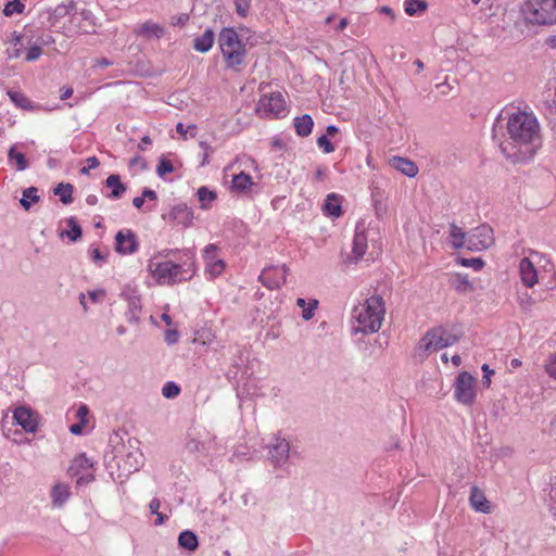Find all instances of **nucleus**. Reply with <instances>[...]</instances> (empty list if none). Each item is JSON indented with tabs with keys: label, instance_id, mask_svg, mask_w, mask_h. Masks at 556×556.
<instances>
[{
	"label": "nucleus",
	"instance_id": "28",
	"mask_svg": "<svg viewBox=\"0 0 556 556\" xmlns=\"http://www.w3.org/2000/svg\"><path fill=\"white\" fill-rule=\"evenodd\" d=\"M469 501L475 510L484 514L490 511L489 501L484 496L483 492L480 491L477 486L471 488Z\"/></svg>",
	"mask_w": 556,
	"mask_h": 556
},
{
	"label": "nucleus",
	"instance_id": "23",
	"mask_svg": "<svg viewBox=\"0 0 556 556\" xmlns=\"http://www.w3.org/2000/svg\"><path fill=\"white\" fill-rule=\"evenodd\" d=\"M367 235L364 224H357L353 238L352 253L355 260H359L367 251Z\"/></svg>",
	"mask_w": 556,
	"mask_h": 556
},
{
	"label": "nucleus",
	"instance_id": "63",
	"mask_svg": "<svg viewBox=\"0 0 556 556\" xmlns=\"http://www.w3.org/2000/svg\"><path fill=\"white\" fill-rule=\"evenodd\" d=\"M379 12L390 16L391 20L395 18V13L393 12V10L390 7H387V5L380 7Z\"/></svg>",
	"mask_w": 556,
	"mask_h": 556
},
{
	"label": "nucleus",
	"instance_id": "7",
	"mask_svg": "<svg viewBox=\"0 0 556 556\" xmlns=\"http://www.w3.org/2000/svg\"><path fill=\"white\" fill-rule=\"evenodd\" d=\"M454 399L463 405L470 406L477 396V379L467 371L459 372L454 382Z\"/></svg>",
	"mask_w": 556,
	"mask_h": 556
},
{
	"label": "nucleus",
	"instance_id": "54",
	"mask_svg": "<svg viewBox=\"0 0 556 556\" xmlns=\"http://www.w3.org/2000/svg\"><path fill=\"white\" fill-rule=\"evenodd\" d=\"M41 54H42L41 47L38 45H35L27 50L25 60L27 62H33V61L38 60Z\"/></svg>",
	"mask_w": 556,
	"mask_h": 556
},
{
	"label": "nucleus",
	"instance_id": "58",
	"mask_svg": "<svg viewBox=\"0 0 556 556\" xmlns=\"http://www.w3.org/2000/svg\"><path fill=\"white\" fill-rule=\"evenodd\" d=\"M179 333L177 330L169 329L165 332V341L168 344H175L178 341Z\"/></svg>",
	"mask_w": 556,
	"mask_h": 556
},
{
	"label": "nucleus",
	"instance_id": "15",
	"mask_svg": "<svg viewBox=\"0 0 556 556\" xmlns=\"http://www.w3.org/2000/svg\"><path fill=\"white\" fill-rule=\"evenodd\" d=\"M116 251L123 255L134 254L138 250L136 235L130 229L119 230L115 236Z\"/></svg>",
	"mask_w": 556,
	"mask_h": 556
},
{
	"label": "nucleus",
	"instance_id": "2",
	"mask_svg": "<svg viewBox=\"0 0 556 556\" xmlns=\"http://www.w3.org/2000/svg\"><path fill=\"white\" fill-rule=\"evenodd\" d=\"M176 250L167 249L157 252L148 262L147 270L157 285H176L190 280L197 273L195 252L193 249L181 251L186 260L174 263L172 261H156V257H167Z\"/></svg>",
	"mask_w": 556,
	"mask_h": 556
},
{
	"label": "nucleus",
	"instance_id": "40",
	"mask_svg": "<svg viewBox=\"0 0 556 556\" xmlns=\"http://www.w3.org/2000/svg\"><path fill=\"white\" fill-rule=\"evenodd\" d=\"M161 502L157 497H154L149 503V510L151 514L156 515V520L154 521L155 526L163 525L167 519V515L160 511Z\"/></svg>",
	"mask_w": 556,
	"mask_h": 556
},
{
	"label": "nucleus",
	"instance_id": "35",
	"mask_svg": "<svg viewBox=\"0 0 556 556\" xmlns=\"http://www.w3.org/2000/svg\"><path fill=\"white\" fill-rule=\"evenodd\" d=\"M7 94L9 96L10 100L15 104L16 108L22 110H31L34 106L29 99L20 91L14 90H8Z\"/></svg>",
	"mask_w": 556,
	"mask_h": 556
},
{
	"label": "nucleus",
	"instance_id": "52",
	"mask_svg": "<svg viewBox=\"0 0 556 556\" xmlns=\"http://www.w3.org/2000/svg\"><path fill=\"white\" fill-rule=\"evenodd\" d=\"M459 263L460 265L465 267H471L475 270H480L484 265L481 258H460Z\"/></svg>",
	"mask_w": 556,
	"mask_h": 556
},
{
	"label": "nucleus",
	"instance_id": "4",
	"mask_svg": "<svg viewBox=\"0 0 556 556\" xmlns=\"http://www.w3.org/2000/svg\"><path fill=\"white\" fill-rule=\"evenodd\" d=\"M218 47L228 70L239 73L247 66L248 49L232 27H224L217 38Z\"/></svg>",
	"mask_w": 556,
	"mask_h": 556
},
{
	"label": "nucleus",
	"instance_id": "6",
	"mask_svg": "<svg viewBox=\"0 0 556 556\" xmlns=\"http://www.w3.org/2000/svg\"><path fill=\"white\" fill-rule=\"evenodd\" d=\"M117 466L125 472L137 471L142 465L143 455L135 444L129 440L128 443H122L115 447L114 455Z\"/></svg>",
	"mask_w": 556,
	"mask_h": 556
},
{
	"label": "nucleus",
	"instance_id": "44",
	"mask_svg": "<svg viewBox=\"0 0 556 556\" xmlns=\"http://www.w3.org/2000/svg\"><path fill=\"white\" fill-rule=\"evenodd\" d=\"M454 288L459 292H467L472 290V285L466 275H456L453 281Z\"/></svg>",
	"mask_w": 556,
	"mask_h": 556
},
{
	"label": "nucleus",
	"instance_id": "22",
	"mask_svg": "<svg viewBox=\"0 0 556 556\" xmlns=\"http://www.w3.org/2000/svg\"><path fill=\"white\" fill-rule=\"evenodd\" d=\"M519 275L522 283L532 288L538 282V271L532 263V261L528 257H523L519 262Z\"/></svg>",
	"mask_w": 556,
	"mask_h": 556
},
{
	"label": "nucleus",
	"instance_id": "32",
	"mask_svg": "<svg viewBox=\"0 0 556 556\" xmlns=\"http://www.w3.org/2000/svg\"><path fill=\"white\" fill-rule=\"evenodd\" d=\"M178 544L181 548L193 552L199 545L198 536L194 532L185 530L178 536Z\"/></svg>",
	"mask_w": 556,
	"mask_h": 556
},
{
	"label": "nucleus",
	"instance_id": "61",
	"mask_svg": "<svg viewBox=\"0 0 556 556\" xmlns=\"http://www.w3.org/2000/svg\"><path fill=\"white\" fill-rule=\"evenodd\" d=\"M142 194H143V198L144 199H149L151 201H155L157 200V194L154 190L152 189H149V188H144L143 191H142Z\"/></svg>",
	"mask_w": 556,
	"mask_h": 556
},
{
	"label": "nucleus",
	"instance_id": "24",
	"mask_svg": "<svg viewBox=\"0 0 556 556\" xmlns=\"http://www.w3.org/2000/svg\"><path fill=\"white\" fill-rule=\"evenodd\" d=\"M89 415V408L87 405L81 404L77 408L75 413V418L77 419V422L70 426V432L74 435H81L85 433V429L87 428L89 424L88 419Z\"/></svg>",
	"mask_w": 556,
	"mask_h": 556
},
{
	"label": "nucleus",
	"instance_id": "55",
	"mask_svg": "<svg viewBox=\"0 0 556 556\" xmlns=\"http://www.w3.org/2000/svg\"><path fill=\"white\" fill-rule=\"evenodd\" d=\"M99 160L96 156H90L86 160V166L80 168L81 175H89L91 169H94L99 166Z\"/></svg>",
	"mask_w": 556,
	"mask_h": 556
},
{
	"label": "nucleus",
	"instance_id": "42",
	"mask_svg": "<svg viewBox=\"0 0 556 556\" xmlns=\"http://www.w3.org/2000/svg\"><path fill=\"white\" fill-rule=\"evenodd\" d=\"M203 260L205 266H207V264L210 263L212 264L214 261L222 260L220 257H218V247L214 243L207 244L203 249Z\"/></svg>",
	"mask_w": 556,
	"mask_h": 556
},
{
	"label": "nucleus",
	"instance_id": "33",
	"mask_svg": "<svg viewBox=\"0 0 556 556\" xmlns=\"http://www.w3.org/2000/svg\"><path fill=\"white\" fill-rule=\"evenodd\" d=\"M450 243L455 249L466 248L467 249V233L456 225H452L450 229Z\"/></svg>",
	"mask_w": 556,
	"mask_h": 556
},
{
	"label": "nucleus",
	"instance_id": "16",
	"mask_svg": "<svg viewBox=\"0 0 556 556\" xmlns=\"http://www.w3.org/2000/svg\"><path fill=\"white\" fill-rule=\"evenodd\" d=\"M71 23L77 31L83 34H90L94 31L96 17L91 11L84 9L72 14Z\"/></svg>",
	"mask_w": 556,
	"mask_h": 556
},
{
	"label": "nucleus",
	"instance_id": "13",
	"mask_svg": "<svg viewBox=\"0 0 556 556\" xmlns=\"http://www.w3.org/2000/svg\"><path fill=\"white\" fill-rule=\"evenodd\" d=\"M121 298L127 302L125 317L130 324H138L141 316L142 304L138 290L131 286H125L121 292Z\"/></svg>",
	"mask_w": 556,
	"mask_h": 556
},
{
	"label": "nucleus",
	"instance_id": "64",
	"mask_svg": "<svg viewBox=\"0 0 556 556\" xmlns=\"http://www.w3.org/2000/svg\"><path fill=\"white\" fill-rule=\"evenodd\" d=\"M545 42L549 48L556 49V35L547 37Z\"/></svg>",
	"mask_w": 556,
	"mask_h": 556
},
{
	"label": "nucleus",
	"instance_id": "27",
	"mask_svg": "<svg viewBox=\"0 0 556 556\" xmlns=\"http://www.w3.org/2000/svg\"><path fill=\"white\" fill-rule=\"evenodd\" d=\"M8 163L17 172H23L28 168L29 164L23 152L17 150V144H13L8 151Z\"/></svg>",
	"mask_w": 556,
	"mask_h": 556
},
{
	"label": "nucleus",
	"instance_id": "14",
	"mask_svg": "<svg viewBox=\"0 0 556 556\" xmlns=\"http://www.w3.org/2000/svg\"><path fill=\"white\" fill-rule=\"evenodd\" d=\"M288 267L283 265H270L265 267L258 279L268 289H279L285 285L288 275Z\"/></svg>",
	"mask_w": 556,
	"mask_h": 556
},
{
	"label": "nucleus",
	"instance_id": "62",
	"mask_svg": "<svg viewBox=\"0 0 556 556\" xmlns=\"http://www.w3.org/2000/svg\"><path fill=\"white\" fill-rule=\"evenodd\" d=\"M200 146L204 150L203 160H202V165H204L205 163H207L208 154L212 151V149L206 142H201Z\"/></svg>",
	"mask_w": 556,
	"mask_h": 556
},
{
	"label": "nucleus",
	"instance_id": "25",
	"mask_svg": "<svg viewBox=\"0 0 556 556\" xmlns=\"http://www.w3.org/2000/svg\"><path fill=\"white\" fill-rule=\"evenodd\" d=\"M342 197L337 193H330L327 195L323 204V213L326 216L338 218L342 215L341 210Z\"/></svg>",
	"mask_w": 556,
	"mask_h": 556
},
{
	"label": "nucleus",
	"instance_id": "29",
	"mask_svg": "<svg viewBox=\"0 0 556 556\" xmlns=\"http://www.w3.org/2000/svg\"><path fill=\"white\" fill-rule=\"evenodd\" d=\"M215 41V34L212 29H206L201 36H198L193 40V48L198 52H208Z\"/></svg>",
	"mask_w": 556,
	"mask_h": 556
},
{
	"label": "nucleus",
	"instance_id": "9",
	"mask_svg": "<svg viewBox=\"0 0 556 556\" xmlns=\"http://www.w3.org/2000/svg\"><path fill=\"white\" fill-rule=\"evenodd\" d=\"M68 472L77 478V485L89 484L94 480L93 462L86 454H79L72 460Z\"/></svg>",
	"mask_w": 556,
	"mask_h": 556
},
{
	"label": "nucleus",
	"instance_id": "59",
	"mask_svg": "<svg viewBox=\"0 0 556 556\" xmlns=\"http://www.w3.org/2000/svg\"><path fill=\"white\" fill-rule=\"evenodd\" d=\"M188 20H189V15L186 13H181V14L173 17L172 24L174 26L185 25L188 22Z\"/></svg>",
	"mask_w": 556,
	"mask_h": 556
},
{
	"label": "nucleus",
	"instance_id": "21",
	"mask_svg": "<svg viewBox=\"0 0 556 556\" xmlns=\"http://www.w3.org/2000/svg\"><path fill=\"white\" fill-rule=\"evenodd\" d=\"M254 186L255 184L253 182L252 177L243 170L232 175L230 184L231 192L237 194H248Z\"/></svg>",
	"mask_w": 556,
	"mask_h": 556
},
{
	"label": "nucleus",
	"instance_id": "34",
	"mask_svg": "<svg viewBox=\"0 0 556 556\" xmlns=\"http://www.w3.org/2000/svg\"><path fill=\"white\" fill-rule=\"evenodd\" d=\"M38 189L36 187H28L23 191L20 204L25 211H29L33 204L39 202Z\"/></svg>",
	"mask_w": 556,
	"mask_h": 556
},
{
	"label": "nucleus",
	"instance_id": "1",
	"mask_svg": "<svg viewBox=\"0 0 556 556\" xmlns=\"http://www.w3.org/2000/svg\"><path fill=\"white\" fill-rule=\"evenodd\" d=\"M507 137L500 142L502 153L511 162L530 160L541 147L540 125L533 114L517 111L506 123Z\"/></svg>",
	"mask_w": 556,
	"mask_h": 556
},
{
	"label": "nucleus",
	"instance_id": "5",
	"mask_svg": "<svg viewBox=\"0 0 556 556\" xmlns=\"http://www.w3.org/2000/svg\"><path fill=\"white\" fill-rule=\"evenodd\" d=\"M525 20L534 25L556 23V7L549 0H528L522 5Z\"/></svg>",
	"mask_w": 556,
	"mask_h": 556
},
{
	"label": "nucleus",
	"instance_id": "50",
	"mask_svg": "<svg viewBox=\"0 0 556 556\" xmlns=\"http://www.w3.org/2000/svg\"><path fill=\"white\" fill-rule=\"evenodd\" d=\"M87 295L92 303L97 304V303H101L103 301V299L106 295V291L102 288H98V289L88 291Z\"/></svg>",
	"mask_w": 556,
	"mask_h": 556
},
{
	"label": "nucleus",
	"instance_id": "30",
	"mask_svg": "<svg viewBox=\"0 0 556 556\" xmlns=\"http://www.w3.org/2000/svg\"><path fill=\"white\" fill-rule=\"evenodd\" d=\"M105 186L111 189V193L108 194L110 199H121L126 192V186L121 181L119 175L112 174L105 179Z\"/></svg>",
	"mask_w": 556,
	"mask_h": 556
},
{
	"label": "nucleus",
	"instance_id": "11",
	"mask_svg": "<svg viewBox=\"0 0 556 556\" xmlns=\"http://www.w3.org/2000/svg\"><path fill=\"white\" fill-rule=\"evenodd\" d=\"M494 243L493 229L489 225H480L467 233V249L479 252Z\"/></svg>",
	"mask_w": 556,
	"mask_h": 556
},
{
	"label": "nucleus",
	"instance_id": "41",
	"mask_svg": "<svg viewBox=\"0 0 556 556\" xmlns=\"http://www.w3.org/2000/svg\"><path fill=\"white\" fill-rule=\"evenodd\" d=\"M70 227L68 230L62 232V236H66L71 241H77L81 237V228L74 218H70L67 222Z\"/></svg>",
	"mask_w": 556,
	"mask_h": 556
},
{
	"label": "nucleus",
	"instance_id": "31",
	"mask_svg": "<svg viewBox=\"0 0 556 556\" xmlns=\"http://www.w3.org/2000/svg\"><path fill=\"white\" fill-rule=\"evenodd\" d=\"M293 126L298 136L307 137L313 130L314 121L311 115L304 114L293 119Z\"/></svg>",
	"mask_w": 556,
	"mask_h": 556
},
{
	"label": "nucleus",
	"instance_id": "37",
	"mask_svg": "<svg viewBox=\"0 0 556 556\" xmlns=\"http://www.w3.org/2000/svg\"><path fill=\"white\" fill-rule=\"evenodd\" d=\"M74 188L71 184H59L54 189V194L60 197V201L63 204H70L73 202Z\"/></svg>",
	"mask_w": 556,
	"mask_h": 556
},
{
	"label": "nucleus",
	"instance_id": "48",
	"mask_svg": "<svg viewBox=\"0 0 556 556\" xmlns=\"http://www.w3.org/2000/svg\"><path fill=\"white\" fill-rule=\"evenodd\" d=\"M318 307V301L317 300H311L307 305L302 308V318L304 320H309L314 317L315 311Z\"/></svg>",
	"mask_w": 556,
	"mask_h": 556
},
{
	"label": "nucleus",
	"instance_id": "3",
	"mask_svg": "<svg viewBox=\"0 0 556 556\" xmlns=\"http://www.w3.org/2000/svg\"><path fill=\"white\" fill-rule=\"evenodd\" d=\"M386 315V303L381 295L374 294L352 309V319L356 323L354 332L364 334L378 332Z\"/></svg>",
	"mask_w": 556,
	"mask_h": 556
},
{
	"label": "nucleus",
	"instance_id": "20",
	"mask_svg": "<svg viewBox=\"0 0 556 556\" xmlns=\"http://www.w3.org/2000/svg\"><path fill=\"white\" fill-rule=\"evenodd\" d=\"M71 497V486L64 482H56L50 491V498L53 508H63Z\"/></svg>",
	"mask_w": 556,
	"mask_h": 556
},
{
	"label": "nucleus",
	"instance_id": "51",
	"mask_svg": "<svg viewBox=\"0 0 556 556\" xmlns=\"http://www.w3.org/2000/svg\"><path fill=\"white\" fill-rule=\"evenodd\" d=\"M317 146L320 148L325 153H332L334 151L333 144L328 139L327 135H323L317 138Z\"/></svg>",
	"mask_w": 556,
	"mask_h": 556
},
{
	"label": "nucleus",
	"instance_id": "57",
	"mask_svg": "<svg viewBox=\"0 0 556 556\" xmlns=\"http://www.w3.org/2000/svg\"><path fill=\"white\" fill-rule=\"evenodd\" d=\"M546 371L552 378L556 379V353L551 357V359L546 364Z\"/></svg>",
	"mask_w": 556,
	"mask_h": 556
},
{
	"label": "nucleus",
	"instance_id": "12",
	"mask_svg": "<svg viewBox=\"0 0 556 556\" xmlns=\"http://www.w3.org/2000/svg\"><path fill=\"white\" fill-rule=\"evenodd\" d=\"M267 457L271 466L282 468L290 457V443L287 439L275 435L267 445Z\"/></svg>",
	"mask_w": 556,
	"mask_h": 556
},
{
	"label": "nucleus",
	"instance_id": "10",
	"mask_svg": "<svg viewBox=\"0 0 556 556\" xmlns=\"http://www.w3.org/2000/svg\"><path fill=\"white\" fill-rule=\"evenodd\" d=\"M257 113L265 117H280L285 115L286 101L280 92L264 94L257 102Z\"/></svg>",
	"mask_w": 556,
	"mask_h": 556
},
{
	"label": "nucleus",
	"instance_id": "26",
	"mask_svg": "<svg viewBox=\"0 0 556 556\" xmlns=\"http://www.w3.org/2000/svg\"><path fill=\"white\" fill-rule=\"evenodd\" d=\"M390 164L407 177L413 178L418 174L417 165L408 159L394 156L391 159Z\"/></svg>",
	"mask_w": 556,
	"mask_h": 556
},
{
	"label": "nucleus",
	"instance_id": "45",
	"mask_svg": "<svg viewBox=\"0 0 556 556\" xmlns=\"http://www.w3.org/2000/svg\"><path fill=\"white\" fill-rule=\"evenodd\" d=\"M128 166L135 173H140L147 169L148 163L141 155H135L129 160Z\"/></svg>",
	"mask_w": 556,
	"mask_h": 556
},
{
	"label": "nucleus",
	"instance_id": "8",
	"mask_svg": "<svg viewBox=\"0 0 556 556\" xmlns=\"http://www.w3.org/2000/svg\"><path fill=\"white\" fill-rule=\"evenodd\" d=\"M458 341V336L444 327L429 330L422 338V344L427 352H433L451 346Z\"/></svg>",
	"mask_w": 556,
	"mask_h": 556
},
{
	"label": "nucleus",
	"instance_id": "49",
	"mask_svg": "<svg viewBox=\"0 0 556 556\" xmlns=\"http://www.w3.org/2000/svg\"><path fill=\"white\" fill-rule=\"evenodd\" d=\"M518 302L523 311H530L535 304V300L527 292L518 296Z\"/></svg>",
	"mask_w": 556,
	"mask_h": 556
},
{
	"label": "nucleus",
	"instance_id": "43",
	"mask_svg": "<svg viewBox=\"0 0 556 556\" xmlns=\"http://www.w3.org/2000/svg\"><path fill=\"white\" fill-rule=\"evenodd\" d=\"M24 9H25V5L22 2V0H12V1H9L4 5L3 14L5 16H11L14 13L21 14V13H23Z\"/></svg>",
	"mask_w": 556,
	"mask_h": 556
},
{
	"label": "nucleus",
	"instance_id": "19",
	"mask_svg": "<svg viewBox=\"0 0 556 556\" xmlns=\"http://www.w3.org/2000/svg\"><path fill=\"white\" fill-rule=\"evenodd\" d=\"M167 218L176 225L188 228L192 225L194 215L193 211L188 207L187 204L180 203L170 208Z\"/></svg>",
	"mask_w": 556,
	"mask_h": 556
},
{
	"label": "nucleus",
	"instance_id": "56",
	"mask_svg": "<svg viewBox=\"0 0 556 556\" xmlns=\"http://www.w3.org/2000/svg\"><path fill=\"white\" fill-rule=\"evenodd\" d=\"M481 369H482V372H483L482 383L486 388H489V386L491 383V377L494 375V370L491 369L488 364H483Z\"/></svg>",
	"mask_w": 556,
	"mask_h": 556
},
{
	"label": "nucleus",
	"instance_id": "38",
	"mask_svg": "<svg viewBox=\"0 0 556 556\" xmlns=\"http://www.w3.org/2000/svg\"><path fill=\"white\" fill-rule=\"evenodd\" d=\"M427 2L424 0H405L404 10L409 16H414L427 10Z\"/></svg>",
	"mask_w": 556,
	"mask_h": 556
},
{
	"label": "nucleus",
	"instance_id": "53",
	"mask_svg": "<svg viewBox=\"0 0 556 556\" xmlns=\"http://www.w3.org/2000/svg\"><path fill=\"white\" fill-rule=\"evenodd\" d=\"M235 7L238 15L245 17L250 10V0H236Z\"/></svg>",
	"mask_w": 556,
	"mask_h": 556
},
{
	"label": "nucleus",
	"instance_id": "39",
	"mask_svg": "<svg viewBox=\"0 0 556 556\" xmlns=\"http://www.w3.org/2000/svg\"><path fill=\"white\" fill-rule=\"evenodd\" d=\"M197 195L203 210H207L216 199V193L207 187L199 188Z\"/></svg>",
	"mask_w": 556,
	"mask_h": 556
},
{
	"label": "nucleus",
	"instance_id": "60",
	"mask_svg": "<svg viewBox=\"0 0 556 556\" xmlns=\"http://www.w3.org/2000/svg\"><path fill=\"white\" fill-rule=\"evenodd\" d=\"M152 141L150 139L149 136H143L140 140V142L138 143V149L140 151H146L148 150L149 146H151Z\"/></svg>",
	"mask_w": 556,
	"mask_h": 556
},
{
	"label": "nucleus",
	"instance_id": "46",
	"mask_svg": "<svg viewBox=\"0 0 556 556\" xmlns=\"http://www.w3.org/2000/svg\"><path fill=\"white\" fill-rule=\"evenodd\" d=\"M173 172H174L173 163L166 157H161L160 162L157 164V167H156L157 175L160 177H164L166 174H169Z\"/></svg>",
	"mask_w": 556,
	"mask_h": 556
},
{
	"label": "nucleus",
	"instance_id": "17",
	"mask_svg": "<svg viewBox=\"0 0 556 556\" xmlns=\"http://www.w3.org/2000/svg\"><path fill=\"white\" fill-rule=\"evenodd\" d=\"M13 419L28 433L35 432L38 428L37 418L34 412L28 407L20 406L15 408Z\"/></svg>",
	"mask_w": 556,
	"mask_h": 556
},
{
	"label": "nucleus",
	"instance_id": "47",
	"mask_svg": "<svg viewBox=\"0 0 556 556\" xmlns=\"http://www.w3.org/2000/svg\"><path fill=\"white\" fill-rule=\"evenodd\" d=\"M180 392L179 387L175 382H166L162 388V395L166 399H174Z\"/></svg>",
	"mask_w": 556,
	"mask_h": 556
},
{
	"label": "nucleus",
	"instance_id": "36",
	"mask_svg": "<svg viewBox=\"0 0 556 556\" xmlns=\"http://www.w3.org/2000/svg\"><path fill=\"white\" fill-rule=\"evenodd\" d=\"M226 268V263L224 260L214 261L212 264H207L204 268V274L207 279L213 280L219 277Z\"/></svg>",
	"mask_w": 556,
	"mask_h": 556
},
{
	"label": "nucleus",
	"instance_id": "18",
	"mask_svg": "<svg viewBox=\"0 0 556 556\" xmlns=\"http://www.w3.org/2000/svg\"><path fill=\"white\" fill-rule=\"evenodd\" d=\"M132 31L137 37L153 40L160 39L165 35V27L150 20L135 26Z\"/></svg>",
	"mask_w": 556,
	"mask_h": 556
}]
</instances>
